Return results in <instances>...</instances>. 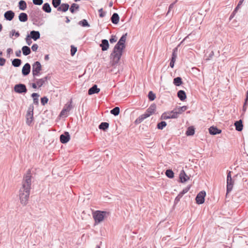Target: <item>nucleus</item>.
<instances>
[{
    "label": "nucleus",
    "instance_id": "1",
    "mask_svg": "<svg viewBox=\"0 0 248 248\" xmlns=\"http://www.w3.org/2000/svg\"><path fill=\"white\" fill-rule=\"evenodd\" d=\"M31 182V172L29 170L24 177L22 182V186L19 190V198L21 204L25 205L28 201L30 194V189Z\"/></svg>",
    "mask_w": 248,
    "mask_h": 248
},
{
    "label": "nucleus",
    "instance_id": "2",
    "mask_svg": "<svg viewBox=\"0 0 248 248\" xmlns=\"http://www.w3.org/2000/svg\"><path fill=\"white\" fill-rule=\"evenodd\" d=\"M127 33L122 35L118 43L115 46L110 57L113 64L118 63L122 55L124 49L125 48V43Z\"/></svg>",
    "mask_w": 248,
    "mask_h": 248
},
{
    "label": "nucleus",
    "instance_id": "3",
    "mask_svg": "<svg viewBox=\"0 0 248 248\" xmlns=\"http://www.w3.org/2000/svg\"><path fill=\"white\" fill-rule=\"evenodd\" d=\"M127 33L122 35L118 43L115 46L110 57L113 64L118 63L122 55L124 49L125 48V43Z\"/></svg>",
    "mask_w": 248,
    "mask_h": 248
},
{
    "label": "nucleus",
    "instance_id": "4",
    "mask_svg": "<svg viewBox=\"0 0 248 248\" xmlns=\"http://www.w3.org/2000/svg\"><path fill=\"white\" fill-rule=\"evenodd\" d=\"M108 214V213L106 211H96L94 212L93 216L95 224H98L102 222L105 217Z\"/></svg>",
    "mask_w": 248,
    "mask_h": 248
},
{
    "label": "nucleus",
    "instance_id": "5",
    "mask_svg": "<svg viewBox=\"0 0 248 248\" xmlns=\"http://www.w3.org/2000/svg\"><path fill=\"white\" fill-rule=\"evenodd\" d=\"M33 106L30 105L26 114V123L29 125H30L33 121Z\"/></svg>",
    "mask_w": 248,
    "mask_h": 248
},
{
    "label": "nucleus",
    "instance_id": "6",
    "mask_svg": "<svg viewBox=\"0 0 248 248\" xmlns=\"http://www.w3.org/2000/svg\"><path fill=\"white\" fill-rule=\"evenodd\" d=\"M42 70V66L41 63L39 62H36L32 65V73L33 76L35 78L36 77L40 75V72Z\"/></svg>",
    "mask_w": 248,
    "mask_h": 248
},
{
    "label": "nucleus",
    "instance_id": "7",
    "mask_svg": "<svg viewBox=\"0 0 248 248\" xmlns=\"http://www.w3.org/2000/svg\"><path fill=\"white\" fill-rule=\"evenodd\" d=\"M14 91L18 93H26L27 92V89L25 84L20 83L15 86Z\"/></svg>",
    "mask_w": 248,
    "mask_h": 248
},
{
    "label": "nucleus",
    "instance_id": "8",
    "mask_svg": "<svg viewBox=\"0 0 248 248\" xmlns=\"http://www.w3.org/2000/svg\"><path fill=\"white\" fill-rule=\"evenodd\" d=\"M205 195L206 193L204 191L199 192L196 197V203L198 204H202L204 202Z\"/></svg>",
    "mask_w": 248,
    "mask_h": 248
},
{
    "label": "nucleus",
    "instance_id": "9",
    "mask_svg": "<svg viewBox=\"0 0 248 248\" xmlns=\"http://www.w3.org/2000/svg\"><path fill=\"white\" fill-rule=\"evenodd\" d=\"M162 118L164 119H175L178 118L176 113L174 110L168 113H164L162 115Z\"/></svg>",
    "mask_w": 248,
    "mask_h": 248
},
{
    "label": "nucleus",
    "instance_id": "10",
    "mask_svg": "<svg viewBox=\"0 0 248 248\" xmlns=\"http://www.w3.org/2000/svg\"><path fill=\"white\" fill-rule=\"evenodd\" d=\"M70 139V136L68 132H65L60 136V140L62 143L68 142Z\"/></svg>",
    "mask_w": 248,
    "mask_h": 248
},
{
    "label": "nucleus",
    "instance_id": "11",
    "mask_svg": "<svg viewBox=\"0 0 248 248\" xmlns=\"http://www.w3.org/2000/svg\"><path fill=\"white\" fill-rule=\"evenodd\" d=\"M48 77L46 76L40 79L34 78V80L36 82L38 87L42 86L47 80Z\"/></svg>",
    "mask_w": 248,
    "mask_h": 248
},
{
    "label": "nucleus",
    "instance_id": "12",
    "mask_svg": "<svg viewBox=\"0 0 248 248\" xmlns=\"http://www.w3.org/2000/svg\"><path fill=\"white\" fill-rule=\"evenodd\" d=\"M31 71V65L29 63H26L23 67L22 73L24 76H27L29 74Z\"/></svg>",
    "mask_w": 248,
    "mask_h": 248
},
{
    "label": "nucleus",
    "instance_id": "13",
    "mask_svg": "<svg viewBox=\"0 0 248 248\" xmlns=\"http://www.w3.org/2000/svg\"><path fill=\"white\" fill-rule=\"evenodd\" d=\"M30 37L34 41H36L40 37V33L39 31H32L30 32Z\"/></svg>",
    "mask_w": 248,
    "mask_h": 248
},
{
    "label": "nucleus",
    "instance_id": "14",
    "mask_svg": "<svg viewBox=\"0 0 248 248\" xmlns=\"http://www.w3.org/2000/svg\"><path fill=\"white\" fill-rule=\"evenodd\" d=\"M15 16V13L11 10L7 11L4 13V18L9 21H11L13 19Z\"/></svg>",
    "mask_w": 248,
    "mask_h": 248
},
{
    "label": "nucleus",
    "instance_id": "15",
    "mask_svg": "<svg viewBox=\"0 0 248 248\" xmlns=\"http://www.w3.org/2000/svg\"><path fill=\"white\" fill-rule=\"evenodd\" d=\"M179 178L182 183H185L189 179V177L186 174L184 170L181 171L179 174Z\"/></svg>",
    "mask_w": 248,
    "mask_h": 248
},
{
    "label": "nucleus",
    "instance_id": "16",
    "mask_svg": "<svg viewBox=\"0 0 248 248\" xmlns=\"http://www.w3.org/2000/svg\"><path fill=\"white\" fill-rule=\"evenodd\" d=\"M150 114H149L147 112H145L144 114L140 115L135 121L136 124H140L141 123L144 119L149 117L150 116Z\"/></svg>",
    "mask_w": 248,
    "mask_h": 248
},
{
    "label": "nucleus",
    "instance_id": "17",
    "mask_svg": "<svg viewBox=\"0 0 248 248\" xmlns=\"http://www.w3.org/2000/svg\"><path fill=\"white\" fill-rule=\"evenodd\" d=\"M234 182L232 179H227V193H228L230 192L233 186Z\"/></svg>",
    "mask_w": 248,
    "mask_h": 248
},
{
    "label": "nucleus",
    "instance_id": "18",
    "mask_svg": "<svg viewBox=\"0 0 248 248\" xmlns=\"http://www.w3.org/2000/svg\"><path fill=\"white\" fill-rule=\"evenodd\" d=\"M103 51H106L108 50L109 47V43L107 40L103 39L101 41V44L100 45Z\"/></svg>",
    "mask_w": 248,
    "mask_h": 248
},
{
    "label": "nucleus",
    "instance_id": "19",
    "mask_svg": "<svg viewBox=\"0 0 248 248\" xmlns=\"http://www.w3.org/2000/svg\"><path fill=\"white\" fill-rule=\"evenodd\" d=\"M100 91V89L97 88L96 85H93L91 88H90L88 90V94L89 95H92L94 93H99Z\"/></svg>",
    "mask_w": 248,
    "mask_h": 248
},
{
    "label": "nucleus",
    "instance_id": "20",
    "mask_svg": "<svg viewBox=\"0 0 248 248\" xmlns=\"http://www.w3.org/2000/svg\"><path fill=\"white\" fill-rule=\"evenodd\" d=\"M209 133L211 135H215L217 134H220L221 132V130L218 129L216 127L211 126L209 129Z\"/></svg>",
    "mask_w": 248,
    "mask_h": 248
},
{
    "label": "nucleus",
    "instance_id": "21",
    "mask_svg": "<svg viewBox=\"0 0 248 248\" xmlns=\"http://www.w3.org/2000/svg\"><path fill=\"white\" fill-rule=\"evenodd\" d=\"M187 108L186 106H184L183 107H179V108H177L173 110L175 113H176L177 117H178V115L186 111L187 109Z\"/></svg>",
    "mask_w": 248,
    "mask_h": 248
},
{
    "label": "nucleus",
    "instance_id": "22",
    "mask_svg": "<svg viewBox=\"0 0 248 248\" xmlns=\"http://www.w3.org/2000/svg\"><path fill=\"white\" fill-rule=\"evenodd\" d=\"M69 8V5L67 3H62L57 8V10L59 11H62L63 12H66Z\"/></svg>",
    "mask_w": 248,
    "mask_h": 248
},
{
    "label": "nucleus",
    "instance_id": "23",
    "mask_svg": "<svg viewBox=\"0 0 248 248\" xmlns=\"http://www.w3.org/2000/svg\"><path fill=\"white\" fill-rule=\"evenodd\" d=\"M234 125L235 129L238 131H241L243 129V125L242 124V120H240L235 122Z\"/></svg>",
    "mask_w": 248,
    "mask_h": 248
},
{
    "label": "nucleus",
    "instance_id": "24",
    "mask_svg": "<svg viewBox=\"0 0 248 248\" xmlns=\"http://www.w3.org/2000/svg\"><path fill=\"white\" fill-rule=\"evenodd\" d=\"M155 110L156 105L155 104H153L146 110V112H147V113H148L151 116V115L155 113Z\"/></svg>",
    "mask_w": 248,
    "mask_h": 248
},
{
    "label": "nucleus",
    "instance_id": "25",
    "mask_svg": "<svg viewBox=\"0 0 248 248\" xmlns=\"http://www.w3.org/2000/svg\"><path fill=\"white\" fill-rule=\"evenodd\" d=\"M111 22L114 24H117L119 21V16L117 13H114L111 17Z\"/></svg>",
    "mask_w": 248,
    "mask_h": 248
},
{
    "label": "nucleus",
    "instance_id": "26",
    "mask_svg": "<svg viewBox=\"0 0 248 248\" xmlns=\"http://www.w3.org/2000/svg\"><path fill=\"white\" fill-rule=\"evenodd\" d=\"M177 96L181 101H184L186 97V93L183 90H180L177 93Z\"/></svg>",
    "mask_w": 248,
    "mask_h": 248
},
{
    "label": "nucleus",
    "instance_id": "27",
    "mask_svg": "<svg viewBox=\"0 0 248 248\" xmlns=\"http://www.w3.org/2000/svg\"><path fill=\"white\" fill-rule=\"evenodd\" d=\"M18 18L20 21L25 22L28 20V16L25 13H21L19 14Z\"/></svg>",
    "mask_w": 248,
    "mask_h": 248
},
{
    "label": "nucleus",
    "instance_id": "28",
    "mask_svg": "<svg viewBox=\"0 0 248 248\" xmlns=\"http://www.w3.org/2000/svg\"><path fill=\"white\" fill-rule=\"evenodd\" d=\"M22 51L23 54L25 56L29 55L31 52L30 48L27 46H23L22 47Z\"/></svg>",
    "mask_w": 248,
    "mask_h": 248
},
{
    "label": "nucleus",
    "instance_id": "29",
    "mask_svg": "<svg viewBox=\"0 0 248 248\" xmlns=\"http://www.w3.org/2000/svg\"><path fill=\"white\" fill-rule=\"evenodd\" d=\"M42 9L45 12L47 13H49L51 11V8L48 3H44Z\"/></svg>",
    "mask_w": 248,
    "mask_h": 248
},
{
    "label": "nucleus",
    "instance_id": "30",
    "mask_svg": "<svg viewBox=\"0 0 248 248\" xmlns=\"http://www.w3.org/2000/svg\"><path fill=\"white\" fill-rule=\"evenodd\" d=\"M21 60L19 59H15L12 61V65L14 67H19L21 64Z\"/></svg>",
    "mask_w": 248,
    "mask_h": 248
},
{
    "label": "nucleus",
    "instance_id": "31",
    "mask_svg": "<svg viewBox=\"0 0 248 248\" xmlns=\"http://www.w3.org/2000/svg\"><path fill=\"white\" fill-rule=\"evenodd\" d=\"M109 124L107 122H102L99 125V128L103 130H106L108 128Z\"/></svg>",
    "mask_w": 248,
    "mask_h": 248
},
{
    "label": "nucleus",
    "instance_id": "32",
    "mask_svg": "<svg viewBox=\"0 0 248 248\" xmlns=\"http://www.w3.org/2000/svg\"><path fill=\"white\" fill-rule=\"evenodd\" d=\"M27 8V4L25 1L20 0L19 2V8L21 10H25Z\"/></svg>",
    "mask_w": 248,
    "mask_h": 248
},
{
    "label": "nucleus",
    "instance_id": "33",
    "mask_svg": "<svg viewBox=\"0 0 248 248\" xmlns=\"http://www.w3.org/2000/svg\"><path fill=\"white\" fill-rule=\"evenodd\" d=\"M182 83V78L180 77H177L173 79V84L177 86L181 85Z\"/></svg>",
    "mask_w": 248,
    "mask_h": 248
},
{
    "label": "nucleus",
    "instance_id": "34",
    "mask_svg": "<svg viewBox=\"0 0 248 248\" xmlns=\"http://www.w3.org/2000/svg\"><path fill=\"white\" fill-rule=\"evenodd\" d=\"M32 97L33 98V103L35 105H38L39 103L38 97L39 94L37 93H33L31 94Z\"/></svg>",
    "mask_w": 248,
    "mask_h": 248
},
{
    "label": "nucleus",
    "instance_id": "35",
    "mask_svg": "<svg viewBox=\"0 0 248 248\" xmlns=\"http://www.w3.org/2000/svg\"><path fill=\"white\" fill-rule=\"evenodd\" d=\"M120 113V108L118 107H116L110 110V113L114 116H117Z\"/></svg>",
    "mask_w": 248,
    "mask_h": 248
},
{
    "label": "nucleus",
    "instance_id": "36",
    "mask_svg": "<svg viewBox=\"0 0 248 248\" xmlns=\"http://www.w3.org/2000/svg\"><path fill=\"white\" fill-rule=\"evenodd\" d=\"M195 130L194 128L191 126L189 127L186 132V134L187 136H192L194 134Z\"/></svg>",
    "mask_w": 248,
    "mask_h": 248
},
{
    "label": "nucleus",
    "instance_id": "37",
    "mask_svg": "<svg viewBox=\"0 0 248 248\" xmlns=\"http://www.w3.org/2000/svg\"><path fill=\"white\" fill-rule=\"evenodd\" d=\"M78 9L79 5L78 4L73 3L70 8V11L71 13H74L75 12V9L78 10Z\"/></svg>",
    "mask_w": 248,
    "mask_h": 248
},
{
    "label": "nucleus",
    "instance_id": "38",
    "mask_svg": "<svg viewBox=\"0 0 248 248\" xmlns=\"http://www.w3.org/2000/svg\"><path fill=\"white\" fill-rule=\"evenodd\" d=\"M167 125V123L165 121H161L157 124V127L159 129H163Z\"/></svg>",
    "mask_w": 248,
    "mask_h": 248
},
{
    "label": "nucleus",
    "instance_id": "39",
    "mask_svg": "<svg viewBox=\"0 0 248 248\" xmlns=\"http://www.w3.org/2000/svg\"><path fill=\"white\" fill-rule=\"evenodd\" d=\"M78 24L82 27H90L87 20L83 19L78 22Z\"/></svg>",
    "mask_w": 248,
    "mask_h": 248
},
{
    "label": "nucleus",
    "instance_id": "40",
    "mask_svg": "<svg viewBox=\"0 0 248 248\" xmlns=\"http://www.w3.org/2000/svg\"><path fill=\"white\" fill-rule=\"evenodd\" d=\"M165 174L170 178H172L174 177V173L171 170H167L166 171Z\"/></svg>",
    "mask_w": 248,
    "mask_h": 248
},
{
    "label": "nucleus",
    "instance_id": "41",
    "mask_svg": "<svg viewBox=\"0 0 248 248\" xmlns=\"http://www.w3.org/2000/svg\"><path fill=\"white\" fill-rule=\"evenodd\" d=\"M148 96L149 99L151 101L154 100L156 97L155 94L152 91L149 92Z\"/></svg>",
    "mask_w": 248,
    "mask_h": 248
},
{
    "label": "nucleus",
    "instance_id": "42",
    "mask_svg": "<svg viewBox=\"0 0 248 248\" xmlns=\"http://www.w3.org/2000/svg\"><path fill=\"white\" fill-rule=\"evenodd\" d=\"M61 0H52V5L55 8H58L61 5Z\"/></svg>",
    "mask_w": 248,
    "mask_h": 248
},
{
    "label": "nucleus",
    "instance_id": "43",
    "mask_svg": "<svg viewBox=\"0 0 248 248\" xmlns=\"http://www.w3.org/2000/svg\"><path fill=\"white\" fill-rule=\"evenodd\" d=\"M14 35H15L16 37H18L20 34L18 31L16 32L15 30H13L10 33V37L12 38Z\"/></svg>",
    "mask_w": 248,
    "mask_h": 248
},
{
    "label": "nucleus",
    "instance_id": "44",
    "mask_svg": "<svg viewBox=\"0 0 248 248\" xmlns=\"http://www.w3.org/2000/svg\"><path fill=\"white\" fill-rule=\"evenodd\" d=\"M72 108V102L71 101L69 104H67L64 108V110L66 112H69Z\"/></svg>",
    "mask_w": 248,
    "mask_h": 248
},
{
    "label": "nucleus",
    "instance_id": "45",
    "mask_svg": "<svg viewBox=\"0 0 248 248\" xmlns=\"http://www.w3.org/2000/svg\"><path fill=\"white\" fill-rule=\"evenodd\" d=\"M190 187V186H187V187H185L181 192H180V194L183 196L185 194L189 191Z\"/></svg>",
    "mask_w": 248,
    "mask_h": 248
},
{
    "label": "nucleus",
    "instance_id": "46",
    "mask_svg": "<svg viewBox=\"0 0 248 248\" xmlns=\"http://www.w3.org/2000/svg\"><path fill=\"white\" fill-rule=\"evenodd\" d=\"M31 38L30 37V36L29 35H28L26 38H25V40H26V43L29 45V46H30L32 43V41H31Z\"/></svg>",
    "mask_w": 248,
    "mask_h": 248
},
{
    "label": "nucleus",
    "instance_id": "47",
    "mask_svg": "<svg viewBox=\"0 0 248 248\" xmlns=\"http://www.w3.org/2000/svg\"><path fill=\"white\" fill-rule=\"evenodd\" d=\"M117 40V37L115 35H111V38L109 39L110 43H114Z\"/></svg>",
    "mask_w": 248,
    "mask_h": 248
},
{
    "label": "nucleus",
    "instance_id": "48",
    "mask_svg": "<svg viewBox=\"0 0 248 248\" xmlns=\"http://www.w3.org/2000/svg\"><path fill=\"white\" fill-rule=\"evenodd\" d=\"M48 101V99L46 97H43L41 99V102L43 105H45L46 103H47Z\"/></svg>",
    "mask_w": 248,
    "mask_h": 248
},
{
    "label": "nucleus",
    "instance_id": "49",
    "mask_svg": "<svg viewBox=\"0 0 248 248\" xmlns=\"http://www.w3.org/2000/svg\"><path fill=\"white\" fill-rule=\"evenodd\" d=\"M32 1L34 4L37 5H41L43 2V0H33Z\"/></svg>",
    "mask_w": 248,
    "mask_h": 248
},
{
    "label": "nucleus",
    "instance_id": "50",
    "mask_svg": "<svg viewBox=\"0 0 248 248\" xmlns=\"http://www.w3.org/2000/svg\"><path fill=\"white\" fill-rule=\"evenodd\" d=\"M99 13V16L100 17H103L106 15V12L103 11V8H101L98 10Z\"/></svg>",
    "mask_w": 248,
    "mask_h": 248
},
{
    "label": "nucleus",
    "instance_id": "51",
    "mask_svg": "<svg viewBox=\"0 0 248 248\" xmlns=\"http://www.w3.org/2000/svg\"><path fill=\"white\" fill-rule=\"evenodd\" d=\"M77 47L72 46L71 48V55L72 56H74L77 52Z\"/></svg>",
    "mask_w": 248,
    "mask_h": 248
},
{
    "label": "nucleus",
    "instance_id": "52",
    "mask_svg": "<svg viewBox=\"0 0 248 248\" xmlns=\"http://www.w3.org/2000/svg\"><path fill=\"white\" fill-rule=\"evenodd\" d=\"M182 195L181 194H179L178 196L175 198L174 202L175 203H177L180 201V199L182 197Z\"/></svg>",
    "mask_w": 248,
    "mask_h": 248
},
{
    "label": "nucleus",
    "instance_id": "53",
    "mask_svg": "<svg viewBox=\"0 0 248 248\" xmlns=\"http://www.w3.org/2000/svg\"><path fill=\"white\" fill-rule=\"evenodd\" d=\"M38 48V46L36 44H34L31 46V49L33 51H36Z\"/></svg>",
    "mask_w": 248,
    "mask_h": 248
},
{
    "label": "nucleus",
    "instance_id": "54",
    "mask_svg": "<svg viewBox=\"0 0 248 248\" xmlns=\"http://www.w3.org/2000/svg\"><path fill=\"white\" fill-rule=\"evenodd\" d=\"M176 51H177V48H175L173 50V52L172 54V57H171L172 58L176 59V58H177V53L176 52Z\"/></svg>",
    "mask_w": 248,
    "mask_h": 248
},
{
    "label": "nucleus",
    "instance_id": "55",
    "mask_svg": "<svg viewBox=\"0 0 248 248\" xmlns=\"http://www.w3.org/2000/svg\"><path fill=\"white\" fill-rule=\"evenodd\" d=\"M242 4H240V2H238V5H237V6L236 7V8L234 9V10L233 11V14H235L236 13V12H237L238 9L240 8V7Z\"/></svg>",
    "mask_w": 248,
    "mask_h": 248
},
{
    "label": "nucleus",
    "instance_id": "56",
    "mask_svg": "<svg viewBox=\"0 0 248 248\" xmlns=\"http://www.w3.org/2000/svg\"><path fill=\"white\" fill-rule=\"evenodd\" d=\"M6 60L3 58H0V66H3L5 64Z\"/></svg>",
    "mask_w": 248,
    "mask_h": 248
},
{
    "label": "nucleus",
    "instance_id": "57",
    "mask_svg": "<svg viewBox=\"0 0 248 248\" xmlns=\"http://www.w3.org/2000/svg\"><path fill=\"white\" fill-rule=\"evenodd\" d=\"M16 56L17 57H20L21 56V51L20 50H18L16 51Z\"/></svg>",
    "mask_w": 248,
    "mask_h": 248
},
{
    "label": "nucleus",
    "instance_id": "58",
    "mask_svg": "<svg viewBox=\"0 0 248 248\" xmlns=\"http://www.w3.org/2000/svg\"><path fill=\"white\" fill-rule=\"evenodd\" d=\"M13 52V49L11 48H9L7 49V56L9 57V54Z\"/></svg>",
    "mask_w": 248,
    "mask_h": 248
},
{
    "label": "nucleus",
    "instance_id": "59",
    "mask_svg": "<svg viewBox=\"0 0 248 248\" xmlns=\"http://www.w3.org/2000/svg\"><path fill=\"white\" fill-rule=\"evenodd\" d=\"M174 7V3H171L170 6H169V9H168V13H167V14H169V12H170V11H171V10Z\"/></svg>",
    "mask_w": 248,
    "mask_h": 248
},
{
    "label": "nucleus",
    "instance_id": "60",
    "mask_svg": "<svg viewBox=\"0 0 248 248\" xmlns=\"http://www.w3.org/2000/svg\"><path fill=\"white\" fill-rule=\"evenodd\" d=\"M227 179H232L231 177V171H229L227 173Z\"/></svg>",
    "mask_w": 248,
    "mask_h": 248
},
{
    "label": "nucleus",
    "instance_id": "61",
    "mask_svg": "<svg viewBox=\"0 0 248 248\" xmlns=\"http://www.w3.org/2000/svg\"><path fill=\"white\" fill-rule=\"evenodd\" d=\"M37 85L36 83H32L31 84V86L33 89H36L37 88Z\"/></svg>",
    "mask_w": 248,
    "mask_h": 248
},
{
    "label": "nucleus",
    "instance_id": "62",
    "mask_svg": "<svg viewBox=\"0 0 248 248\" xmlns=\"http://www.w3.org/2000/svg\"><path fill=\"white\" fill-rule=\"evenodd\" d=\"M66 112L65 110H64V108L62 110V111L61 112V116H63L65 115V113Z\"/></svg>",
    "mask_w": 248,
    "mask_h": 248
},
{
    "label": "nucleus",
    "instance_id": "63",
    "mask_svg": "<svg viewBox=\"0 0 248 248\" xmlns=\"http://www.w3.org/2000/svg\"><path fill=\"white\" fill-rule=\"evenodd\" d=\"M248 101V91L247 92V96L245 100V105H246L247 102Z\"/></svg>",
    "mask_w": 248,
    "mask_h": 248
},
{
    "label": "nucleus",
    "instance_id": "64",
    "mask_svg": "<svg viewBox=\"0 0 248 248\" xmlns=\"http://www.w3.org/2000/svg\"><path fill=\"white\" fill-rule=\"evenodd\" d=\"M174 65V62L170 61V67L173 68Z\"/></svg>",
    "mask_w": 248,
    "mask_h": 248
}]
</instances>
